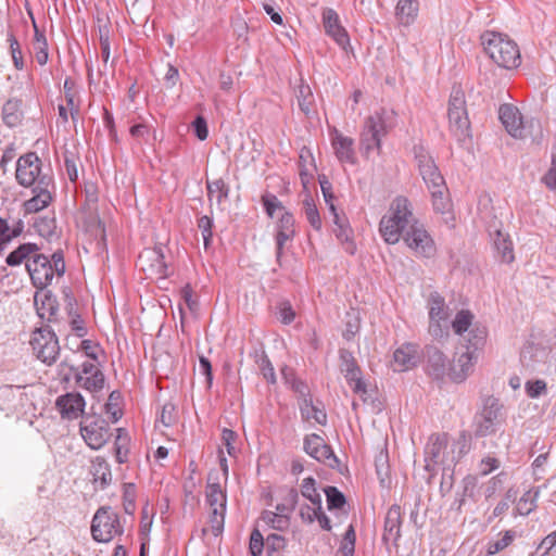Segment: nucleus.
<instances>
[{"mask_svg": "<svg viewBox=\"0 0 556 556\" xmlns=\"http://www.w3.org/2000/svg\"><path fill=\"white\" fill-rule=\"evenodd\" d=\"M379 233L388 244H395L401 239L416 256L431 258L437 253V245L425 225L414 215L412 203L406 197L393 199L388 213L379 223Z\"/></svg>", "mask_w": 556, "mask_h": 556, "instance_id": "f257e3e1", "label": "nucleus"}, {"mask_svg": "<svg viewBox=\"0 0 556 556\" xmlns=\"http://www.w3.org/2000/svg\"><path fill=\"white\" fill-rule=\"evenodd\" d=\"M485 54L501 68L515 70L521 64L518 45L508 35L485 30L480 36Z\"/></svg>", "mask_w": 556, "mask_h": 556, "instance_id": "f03ea898", "label": "nucleus"}, {"mask_svg": "<svg viewBox=\"0 0 556 556\" xmlns=\"http://www.w3.org/2000/svg\"><path fill=\"white\" fill-rule=\"evenodd\" d=\"M488 337V329L484 325H476L469 333L466 344V352L454 358L448 366V378L455 383L464 382L473 370L477 361L476 352L481 350Z\"/></svg>", "mask_w": 556, "mask_h": 556, "instance_id": "7ed1b4c3", "label": "nucleus"}, {"mask_svg": "<svg viewBox=\"0 0 556 556\" xmlns=\"http://www.w3.org/2000/svg\"><path fill=\"white\" fill-rule=\"evenodd\" d=\"M506 422L504 405L500 399L494 395L483 396L481 406L476 412L472 419L473 437L485 438L497 433Z\"/></svg>", "mask_w": 556, "mask_h": 556, "instance_id": "20e7f679", "label": "nucleus"}, {"mask_svg": "<svg viewBox=\"0 0 556 556\" xmlns=\"http://www.w3.org/2000/svg\"><path fill=\"white\" fill-rule=\"evenodd\" d=\"M26 269L30 276L33 286L43 291L52 281L54 275L62 277L66 266L64 253L61 249L56 250L51 257L37 252L26 262Z\"/></svg>", "mask_w": 556, "mask_h": 556, "instance_id": "39448f33", "label": "nucleus"}, {"mask_svg": "<svg viewBox=\"0 0 556 556\" xmlns=\"http://www.w3.org/2000/svg\"><path fill=\"white\" fill-rule=\"evenodd\" d=\"M394 112L381 109L368 116L361 132L359 147L363 155L368 157L372 151L381 152V140L394 126Z\"/></svg>", "mask_w": 556, "mask_h": 556, "instance_id": "423d86ee", "label": "nucleus"}, {"mask_svg": "<svg viewBox=\"0 0 556 556\" xmlns=\"http://www.w3.org/2000/svg\"><path fill=\"white\" fill-rule=\"evenodd\" d=\"M447 117L450 131L458 142L464 143L471 138V124L468 117L465 91L460 85L452 87Z\"/></svg>", "mask_w": 556, "mask_h": 556, "instance_id": "0eeeda50", "label": "nucleus"}, {"mask_svg": "<svg viewBox=\"0 0 556 556\" xmlns=\"http://www.w3.org/2000/svg\"><path fill=\"white\" fill-rule=\"evenodd\" d=\"M91 536L98 543H109L124 533L119 515L111 506H101L91 520Z\"/></svg>", "mask_w": 556, "mask_h": 556, "instance_id": "6e6552de", "label": "nucleus"}, {"mask_svg": "<svg viewBox=\"0 0 556 556\" xmlns=\"http://www.w3.org/2000/svg\"><path fill=\"white\" fill-rule=\"evenodd\" d=\"M29 344L36 357L47 366L53 365L60 355V343L50 325H43L31 332Z\"/></svg>", "mask_w": 556, "mask_h": 556, "instance_id": "1a4fd4ad", "label": "nucleus"}, {"mask_svg": "<svg viewBox=\"0 0 556 556\" xmlns=\"http://www.w3.org/2000/svg\"><path fill=\"white\" fill-rule=\"evenodd\" d=\"M43 176L53 175L42 172V161L36 152H27L17 159L15 178L20 186L24 188L37 187Z\"/></svg>", "mask_w": 556, "mask_h": 556, "instance_id": "9d476101", "label": "nucleus"}, {"mask_svg": "<svg viewBox=\"0 0 556 556\" xmlns=\"http://www.w3.org/2000/svg\"><path fill=\"white\" fill-rule=\"evenodd\" d=\"M137 265L146 273L148 278L166 279L170 275L162 243L146 248L139 254Z\"/></svg>", "mask_w": 556, "mask_h": 556, "instance_id": "9b49d317", "label": "nucleus"}, {"mask_svg": "<svg viewBox=\"0 0 556 556\" xmlns=\"http://www.w3.org/2000/svg\"><path fill=\"white\" fill-rule=\"evenodd\" d=\"M79 431L86 444L92 450L101 448L111 435L109 422L101 416H83Z\"/></svg>", "mask_w": 556, "mask_h": 556, "instance_id": "f8f14e48", "label": "nucleus"}, {"mask_svg": "<svg viewBox=\"0 0 556 556\" xmlns=\"http://www.w3.org/2000/svg\"><path fill=\"white\" fill-rule=\"evenodd\" d=\"M303 448L317 462L325 464L331 469L339 468V458L336 456L332 447L327 444L320 435L316 433L305 435L303 440Z\"/></svg>", "mask_w": 556, "mask_h": 556, "instance_id": "ddd939ff", "label": "nucleus"}, {"mask_svg": "<svg viewBox=\"0 0 556 556\" xmlns=\"http://www.w3.org/2000/svg\"><path fill=\"white\" fill-rule=\"evenodd\" d=\"M54 188L53 176L41 177L39 185L31 188L34 195L23 203L25 213L34 214L47 208L53 201Z\"/></svg>", "mask_w": 556, "mask_h": 556, "instance_id": "4468645a", "label": "nucleus"}, {"mask_svg": "<svg viewBox=\"0 0 556 556\" xmlns=\"http://www.w3.org/2000/svg\"><path fill=\"white\" fill-rule=\"evenodd\" d=\"M340 371L344 375L353 392L365 394L367 387L362 379V370L353 353L346 349L339 350Z\"/></svg>", "mask_w": 556, "mask_h": 556, "instance_id": "2eb2a0df", "label": "nucleus"}, {"mask_svg": "<svg viewBox=\"0 0 556 556\" xmlns=\"http://www.w3.org/2000/svg\"><path fill=\"white\" fill-rule=\"evenodd\" d=\"M422 355L425 358V371L429 377L438 381H442L445 376L448 377L451 362L440 349L434 345H426Z\"/></svg>", "mask_w": 556, "mask_h": 556, "instance_id": "dca6fc26", "label": "nucleus"}, {"mask_svg": "<svg viewBox=\"0 0 556 556\" xmlns=\"http://www.w3.org/2000/svg\"><path fill=\"white\" fill-rule=\"evenodd\" d=\"M276 261L280 263L287 241H292L296 235L295 219L291 212L285 211L275 225Z\"/></svg>", "mask_w": 556, "mask_h": 556, "instance_id": "f3484780", "label": "nucleus"}, {"mask_svg": "<svg viewBox=\"0 0 556 556\" xmlns=\"http://www.w3.org/2000/svg\"><path fill=\"white\" fill-rule=\"evenodd\" d=\"M498 117L506 131L516 139H523V117L518 108L510 103L500 105Z\"/></svg>", "mask_w": 556, "mask_h": 556, "instance_id": "a211bd4d", "label": "nucleus"}, {"mask_svg": "<svg viewBox=\"0 0 556 556\" xmlns=\"http://www.w3.org/2000/svg\"><path fill=\"white\" fill-rule=\"evenodd\" d=\"M323 25L325 33L331 37L336 43L343 50L350 46V36L346 29L341 25L339 14L331 8L323 11Z\"/></svg>", "mask_w": 556, "mask_h": 556, "instance_id": "6ab92c4d", "label": "nucleus"}, {"mask_svg": "<svg viewBox=\"0 0 556 556\" xmlns=\"http://www.w3.org/2000/svg\"><path fill=\"white\" fill-rule=\"evenodd\" d=\"M86 402L84 396L78 392H68L60 395L55 401V406L63 419H77L83 417Z\"/></svg>", "mask_w": 556, "mask_h": 556, "instance_id": "aec40b11", "label": "nucleus"}, {"mask_svg": "<svg viewBox=\"0 0 556 556\" xmlns=\"http://www.w3.org/2000/svg\"><path fill=\"white\" fill-rule=\"evenodd\" d=\"M448 434L446 432L432 433L425 446L426 469L430 470L432 465L443 463V454L447 448Z\"/></svg>", "mask_w": 556, "mask_h": 556, "instance_id": "412c9836", "label": "nucleus"}, {"mask_svg": "<svg viewBox=\"0 0 556 556\" xmlns=\"http://www.w3.org/2000/svg\"><path fill=\"white\" fill-rule=\"evenodd\" d=\"M401 527H402V509L397 504H393L387 511L384 518V528L382 534L383 543L388 544L392 542L395 546H397V541L401 538Z\"/></svg>", "mask_w": 556, "mask_h": 556, "instance_id": "4be33fe9", "label": "nucleus"}, {"mask_svg": "<svg viewBox=\"0 0 556 556\" xmlns=\"http://www.w3.org/2000/svg\"><path fill=\"white\" fill-rule=\"evenodd\" d=\"M331 144L337 159L341 163L356 164L357 157L354 150V139L343 136L338 129H333Z\"/></svg>", "mask_w": 556, "mask_h": 556, "instance_id": "5701e85b", "label": "nucleus"}, {"mask_svg": "<svg viewBox=\"0 0 556 556\" xmlns=\"http://www.w3.org/2000/svg\"><path fill=\"white\" fill-rule=\"evenodd\" d=\"M419 356L417 345L405 343L393 353V364L395 371H406L417 366Z\"/></svg>", "mask_w": 556, "mask_h": 556, "instance_id": "b1692460", "label": "nucleus"}, {"mask_svg": "<svg viewBox=\"0 0 556 556\" xmlns=\"http://www.w3.org/2000/svg\"><path fill=\"white\" fill-rule=\"evenodd\" d=\"M35 306L38 316L41 319H47L48 324L59 323V303L55 295L50 291H46L39 304L37 293L35 294Z\"/></svg>", "mask_w": 556, "mask_h": 556, "instance_id": "393cba45", "label": "nucleus"}, {"mask_svg": "<svg viewBox=\"0 0 556 556\" xmlns=\"http://www.w3.org/2000/svg\"><path fill=\"white\" fill-rule=\"evenodd\" d=\"M68 368L78 387L89 392H99L104 388L105 376L102 370H97V372L90 376H83V372H79L78 367L70 365Z\"/></svg>", "mask_w": 556, "mask_h": 556, "instance_id": "a878e982", "label": "nucleus"}, {"mask_svg": "<svg viewBox=\"0 0 556 556\" xmlns=\"http://www.w3.org/2000/svg\"><path fill=\"white\" fill-rule=\"evenodd\" d=\"M23 101L18 98L7 100L2 106L1 117L5 126L13 128L18 126L24 117Z\"/></svg>", "mask_w": 556, "mask_h": 556, "instance_id": "bb28decb", "label": "nucleus"}, {"mask_svg": "<svg viewBox=\"0 0 556 556\" xmlns=\"http://www.w3.org/2000/svg\"><path fill=\"white\" fill-rule=\"evenodd\" d=\"M34 27L33 51L36 62L43 66L49 60L48 41L43 29H39L35 18L31 16Z\"/></svg>", "mask_w": 556, "mask_h": 556, "instance_id": "cd10ccee", "label": "nucleus"}, {"mask_svg": "<svg viewBox=\"0 0 556 556\" xmlns=\"http://www.w3.org/2000/svg\"><path fill=\"white\" fill-rule=\"evenodd\" d=\"M90 472L93 477V484L101 490H104L112 481L111 467L104 457L97 456L91 462Z\"/></svg>", "mask_w": 556, "mask_h": 556, "instance_id": "c85d7f7f", "label": "nucleus"}, {"mask_svg": "<svg viewBox=\"0 0 556 556\" xmlns=\"http://www.w3.org/2000/svg\"><path fill=\"white\" fill-rule=\"evenodd\" d=\"M23 387L5 384L0 387V408L3 410H16L17 404L22 405Z\"/></svg>", "mask_w": 556, "mask_h": 556, "instance_id": "c756f323", "label": "nucleus"}, {"mask_svg": "<svg viewBox=\"0 0 556 556\" xmlns=\"http://www.w3.org/2000/svg\"><path fill=\"white\" fill-rule=\"evenodd\" d=\"M290 389L298 394L299 408L303 420L311 419L308 406H312V394L307 383L298 378L291 386Z\"/></svg>", "mask_w": 556, "mask_h": 556, "instance_id": "7c9ffc66", "label": "nucleus"}, {"mask_svg": "<svg viewBox=\"0 0 556 556\" xmlns=\"http://www.w3.org/2000/svg\"><path fill=\"white\" fill-rule=\"evenodd\" d=\"M418 0H399L395 7V17L403 26H409L417 17Z\"/></svg>", "mask_w": 556, "mask_h": 556, "instance_id": "2f4dec72", "label": "nucleus"}, {"mask_svg": "<svg viewBox=\"0 0 556 556\" xmlns=\"http://www.w3.org/2000/svg\"><path fill=\"white\" fill-rule=\"evenodd\" d=\"M39 251L37 243L27 242L20 244L15 250L10 252L5 258L8 266L14 267L21 265L24 261L31 260L29 256L35 255Z\"/></svg>", "mask_w": 556, "mask_h": 556, "instance_id": "473e14b6", "label": "nucleus"}, {"mask_svg": "<svg viewBox=\"0 0 556 556\" xmlns=\"http://www.w3.org/2000/svg\"><path fill=\"white\" fill-rule=\"evenodd\" d=\"M494 248L503 263H511L515 260L513 242L508 235H504L501 230H495Z\"/></svg>", "mask_w": 556, "mask_h": 556, "instance_id": "72a5a7b5", "label": "nucleus"}, {"mask_svg": "<svg viewBox=\"0 0 556 556\" xmlns=\"http://www.w3.org/2000/svg\"><path fill=\"white\" fill-rule=\"evenodd\" d=\"M463 491L454 502L455 509L457 511H462L466 500H471L473 502L477 501V491H478V479L476 476L467 475L463 481Z\"/></svg>", "mask_w": 556, "mask_h": 556, "instance_id": "f704fd0d", "label": "nucleus"}, {"mask_svg": "<svg viewBox=\"0 0 556 556\" xmlns=\"http://www.w3.org/2000/svg\"><path fill=\"white\" fill-rule=\"evenodd\" d=\"M295 96L299 109L304 113L306 117H311V115L315 112V99L311 87L303 79H301V83L298 86Z\"/></svg>", "mask_w": 556, "mask_h": 556, "instance_id": "c9c22d12", "label": "nucleus"}, {"mask_svg": "<svg viewBox=\"0 0 556 556\" xmlns=\"http://www.w3.org/2000/svg\"><path fill=\"white\" fill-rule=\"evenodd\" d=\"M544 349L539 344L532 342L525 344L520 353V362L525 368L530 370L535 369V365L542 362L540 356H543Z\"/></svg>", "mask_w": 556, "mask_h": 556, "instance_id": "e433bc0d", "label": "nucleus"}, {"mask_svg": "<svg viewBox=\"0 0 556 556\" xmlns=\"http://www.w3.org/2000/svg\"><path fill=\"white\" fill-rule=\"evenodd\" d=\"M475 315L469 309H460L456 313L454 320L452 321L453 330L456 334L462 336L463 333L468 331V336L470 330L476 325H481L480 323L473 324ZM468 338H466L467 340Z\"/></svg>", "mask_w": 556, "mask_h": 556, "instance_id": "4c0bfd02", "label": "nucleus"}, {"mask_svg": "<svg viewBox=\"0 0 556 556\" xmlns=\"http://www.w3.org/2000/svg\"><path fill=\"white\" fill-rule=\"evenodd\" d=\"M117 435L114 442L115 459L118 464L128 462L129 435L125 428L116 429Z\"/></svg>", "mask_w": 556, "mask_h": 556, "instance_id": "58836bf2", "label": "nucleus"}, {"mask_svg": "<svg viewBox=\"0 0 556 556\" xmlns=\"http://www.w3.org/2000/svg\"><path fill=\"white\" fill-rule=\"evenodd\" d=\"M34 228L40 237L45 239H51L53 236H55V213L51 212L49 215L37 217L34 222Z\"/></svg>", "mask_w": 556, "mask_h": 556, "instance_id": "ea45409f", "label": "nucleus"}, {"mask_svg": "<svg viewBox=\"0 0 556 556\" xmlns=\"http://www.w3.org/2000/svg\"><path fill=\"white\" fill-rule=\"evenodd\" d=\"M206 502L211 506L212 509L214 507H218V508H223V510H226L227 495H226V492L222 490V486L218 482L207 484Z\"/></svg>", "mask_w": 556, "mask_h": 556, "instance_id": "a19ab883", "label": "nucleus"}, {"mask_svg": "<svg viewBox=\"0 0 556 556\" xmlns=\"http://www.w3.org/2000/svg\"><path fill=\"white\" fill-rule=\"evenodd\" d=\"M447 312L445 309L444 298L438 292H432L429 298V318L431 321L445 320Z\"/></svg>", "mask_w": 556, "mask_h": 556, "instance_id": "79ce46f5", "label": "nucleus"}, {"mask_svg": "<svg viewBox=\"0 0 556 556\" xmlns=\"http://www.w3.org/2000/svg\"><path fill=\"white\" fill-rule=\"evenodd\" d=\"M254 357L263 378L270 384L276 383L275 369L266 352L263 349L255 351Z\"/></svg>", "mask_w": 556, "mask_h": 556, "instance_id": "37998d69", "label": "nucleus"}, {"mask_svg": "<svg viewBox=\"0 0 556 556\" xmlns=\"http://www.w3.org/2000/svg\"><path fill=\"white\" fill-rule=\"evenodd\" d=\"M207 198L211 201L213 195L217 193L216 200L220 204L223 201L229 198L230 187L223 178L215 180H206Z\"/></svg>", "mask_w": 556, "mask_h": 556, "instance_id": "c03bdc74", "label": "nucleus"}, {"mask_svg": "<svg viewBox=\"0 0 556 556\" xmlns=\"http://www.w3.org/2000/svg\"><path fill=\"white\" fill-rule=\"evenodd\" d=\"M301 494L315 507L320 508L323 501L320 494L317 492L316 481L313 477H307L302 481Z\"/></svg>", "mask_w": 556, "mask_h": 556, "instance_id": "a18cd8bd", "label": "nucleus"}, {"mask_svg": "<svg viewBox=\"0 0 556 556\" xmlns=\"http://www.w3.org/2000/svg\"><path fill=\"white\" fill-rule=\"evenodd\" d=\"M336 237L339 241L344 244L346 253L353 255L356 252V244L353 241V230L350 223H343V226L334 229Z\"/></svg>", "mask_w": 556, "mask_h": 556, "instance_id": "49530a36", "label": "nucleus"}, {"mask_svg": "<svg viewBox=\"0 0 556 556\" xmlns=\"http://www.w3.org/2000/svg\"><path fill=\"white\" fill-rule=\"evenodd\" d=\"M329 510L342 509L346 504L345 495L337 488L328 485L324 489Z\"/></svg>", "mask_w": 556, "mask_h": 556, "instance_id": "de8ad7c7", "label": "nucleus"}, {"mask_svg": "<svg viewBox=\"0 0 556 556\" xmlns=\"http://www.w3.org/2000/svg\"><path fill=\"white\" fill-rule=\"evenodd\" d=\"M303 210H304L305 217H306L307 222L309 223V225L315 230H320L321 225H323L321 218H320L319 212H318L317 206L312 197L307 195L304 199Z\"/></svg>", "mask_w": 556, "mask_h": 556, "instance_id": "09e8293b", "label": "nucleus"}, {"mask_svg": "<svg viewBox=\"0 0 556 556\" xmlns=\"http://www.w3.org/2000/svg\"><path fill=\"white\" fill-rule=\"evenodd\" d=\"M538 490H529L523 493V495L519 498L517 509L520 515L527 516L532 513L536 508V500L539 496Z\"/></svg>", "mask_w": 556, "mask_h": 556, "instance_id": "8fccbe9b", "label": "nucleus"}, {"mask_svg": "<svg viewBox=\"0 0 556 556\" xmlns=\"http://www.w3.org/2000/svg\"><path fill=\"white\" fill-rule=\"evenodd\" d=\"M261 202L263 204L266 215L269 218H274L277 210L280 211L281 214L285 211H287L286 207L283 206L282 202L274 193L265 192L261 197Z\"/></svg>", "mask_w": 556, "mask_h": 556, "instance_id": "3c124183", "label": "nucleus"}, {"mask_svg": "<svg viewBox=\"0 0 556 556\" xmlns=\"http://www.w3.org/2000/svg\"><path fill=\"white\" fill-rule=\"evenodd\" d=\"M262 519L268 523L273 529L282 531L289 527L290 518L286 514H277L275 511L265 510L262 514Z\"/></svg>", "mask_w": 556, "mask_h": 556, "instance_id": "603ef678", "label": "nucleus"}, {"mask_svg": "<svg viewBox=\"0 0 556 556\" xmlns=\"http://www.w3.org/2000/svg\"><path fill=\"white\" fill-rule=\"evenodd\" d=\"M265 547L267 556H279L287 547V540L280 534L270 533L265 539Z\"/></svg>", "mask_w": 556, "mask_h": 556, "instance_id": "864d4df0", "label": "nucleus"}, {"mask_svg": "<svg viewBox=\"0 0 556 556\" xmlns=\"http://www.w3.org/2000/svg\"><path fill=\"white\" fill-rule=\"evenodd\" d=\"M64 167L70 181L76 182L78 180V164L79 156L70 150L63 152Z\"/></svg>", "mask_w": 556, "mask_h": 556, "instance_id": "5fc2aeb1", "label": "nucleus"}, {"mask_svg": "<svg viewBox=\"0 0 556 556\" xmlns=\"http://www.w3.org/2000/svg\"><path fill=\"white\" fill-rule=\"evenodd\" d=\"M517 533L514 530H506L503 532V536L494 542H489L486 553L488 555H494L506 547H508L516 539Z\"/></svg>", "mask_w": 556, "mask_h": 556, "instance_id": "6e6d98bb", "label": "nucleus"}, {"mask_svg": "<svg viewBox=\"0 0 556 556\" xmlns=\"http://www.w3.org/2000/svg\"><path fill=\"white\" fill-rule=\"evenodd\" d=\"M8 42L10 46V53L12 56L13 65L17 71H22L25 67L22 49L18 40L13 33L8 34Z\"/></svg>", "mask_w": 556, "mask_h": 556, "instance_id": "4d7b16f0", "label": "nucleus"}, {"mask_svg": "<svg viewBox=\"0 0 556 556\" xmlns=\"http://www.w3.org/2000/svg\"><path fill=\"white\" fill-rule=\"evenodd\" d=\"M431 198H432V205L435 212L439 213H445L450 207V200L447 197V187L445 188H438L434 190H430Z\"/></svg>", "mask_w": 556, "mask_h": 556, "instance_id": "13d9d810", "label": "nucleus"}, {"mask_svg": "<svg viewBox=\"0 0 556 556\" xmlns=\"http://www.w3.org/2000/svg\"><path fill=\"white\" fill-rule=\"evenodd\" d=\"M541 182L551 191H556V146L552 149L551 166L542 176Z\"/></svg>", "mask_w": 556, "mask_h": 556, "instance_id": "bf43d9fd", "label": "nucleus"}, {"mask_svg": "<svg viewBox=\"0 0 556 556\" xmlns=\"http://www.w3.org/2000/svg\"><path fill=\"white\" fill-rule=\"evenodd\" d=\"M523 139L530 137L533 142L540 143L543 137L541 122L536 118L523 119Z\"/></svg>", "mask_w": 556, "mask_h": 556, "instance_id": "052dcab7", "label": "nucleus"}, {"mask_svg": "<svg viewBox=\"0 0 556 556\" xmlns=\"http://www.w3.org/2000/svg\"><path fill=\"white\" fill-rule=\"evenodd\" d=\"M277 316L281 324L290 325L295 319V312L288 300L280 301L277 306Z\"/></svg>", "mask_w": 556, "mask_h": 556, "instance_id": "680f3d73", "label": "nucleus"}, {"mask_svg": "<svg viewBox=\"0 0 556 556\" xmlns=\"http://www.w3.org/2000/svg\"><path fill=\"white\" fill-rule=\"evenodd\" d=\"M225 513L223 508L214 507L210 514V526L213 535L218 536L224 530Z\"/></svg>", "mask_w": 556, "mask_h": 556, "instance_id": "e2e57ef3", "label": "nucleus"}, {"mask_svg": "<svg viewBox=\"0 0 556 556\" xmlns=\"http://www.w3.org/2000/svg\"><path fill=\"white\" fill-rule=\"evenodd\" d=\"M318 182L320 185L321 193L324 195V200H325L326 204L329 207V211L334 212L336 205L333 202H334L336 197L332 192V184L329 181V179L327 178L326 175H319Z\"/></svg>", "mask_w": 556, "mask_h": 556, "instance_id": "0e129e2a", "label": "nucleus"}, {"mask_svg": "<svg viewBox=\"0 0 556 556\" xmlns=\"http://www.w3.org/2000/svg\"><path fill=\"white\" fill-rule=\"evenodd\" d=\"M164 427H170L178 421L177 407L172 402H166L161 410L159 419Z\"/></svg>", "mask_w": 556, "mask_h": 556, "instance_id": "69168bd1", "label": "nucleus"}, {"mask_svg": "<svg viewBox=\"0 0 556 556\" xmlns=\"http://www.w3.org/2000/svg\"><path fill=\"white\" fill-rule=\"evenodd\" d=\"M123 507L124 511L128 515H134L136 510V489L132 483L125 485L123 493Z\"/></svg>", "mask_w": 556, "mask_h": 556, "instance_id": "338daca9", "label": "nucleus"}, {"mask_svg": "<svg viewBox=\"0 0 556 556\" xmlns=\"http://www.w3.org/2000/svg\"><path fill=\"white\" fill-rule=\"evenodd\" d=\"M265 547V539L258 529H253L250 534L249 551L252 556H261Z\"/></svg>", "mask_w": 556, "mask_h": 556, "instance_id": "774afa93", "label": "nucleus"}]
</instances>
